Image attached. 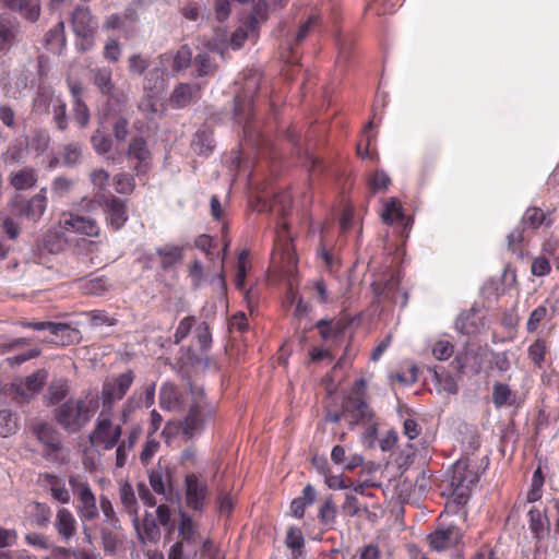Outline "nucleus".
<instances>
[{
	"label": "nucleus",
	"mask_w": 559,
	"mask_h": 559,
	"mask_svg": "<svg viewBox=\"0 0 559 559\" xmlns=\"http://www.w3.org/2000/svg\"><path fill=\"white\" fill-rule=\"evenodd\" d=\"M366 386L367 382L365 379L356 380L348 394L343 399V419L349 426L374 425V414L365 399Z\"/></svg>",
	"instance_id": "1"
},
{
	"label": "nucleus",
	"mask_w": 559,
	"mask_h": 559,
	"mask_svg": "<svg viewBox=\"0 0 559 559\" xmlns=\"http://www.w3.org/2000/svg\"><path fill=\"white\" fill-rule=\"evenodd\" d=\"M93 411L83 399H68L53 408V420L69 435L80 432L91 420Z\"/></svg>",
	"instance_id": "2"
},
{
	"label": "nucleus",
	"mask_w": 559,
	"mask_h": 559,
	"mask_svg": "<svg viewBox=\"0 0 559 559\" xmlns=\"http://www.w3.org/2000/svg\"><path fill=\"white\" fill-rule=\"evenodd\" d=\"M479 475L480 467L473 457L465 456L453 464L449 481L452 496L457 504L466 502L472 486L478 481Z\"/></svg>",
	"instance_id": "3"
},
{
	"label": "nucleus",
	"mask_w": 559,
	"mask_h": 559,
	"mask_svg": "<svg viewBox=\"0 0 559 559\" xmlns=\"http://www.w3.org/2000/svg\"><path fill=\"white\" fill-rule=\"evenodd\" d=\"M190 392L194 395V401L190 404L185 418L179 423L181 433L189 439L200 435L204 429L205 423L213 416V408L203 399L202 390L194 391L192 385H190Z\"/></svg>",
	"instance_id": "4"
},
{
	"label": "nucleus",
	"mask_w": 559,
	"mask_h": 559,
	"mask_svg": "<svg viewBox=\"0 0 559 559\" xmlns=\"http://www.w3.org/2000/svg\"><path fill=\"white\" fill-rule=\"evenodd\" d=\"M71 27L74 35L81 38L78 44L81 51L90 50L95 44V36L98 29V22L91 9L78 5L71 13Z\"/></svg>",
	"instance_id": "5"
},
{
	"label": "nucleus",
	"mask_w": 559,
	"mask_h": 559,
	"mask_svg": "<svg viewBox=\"0 0 559 559\" xmlns=\"http://www.w3.org/2000/svg\"><path fill=\"white\" fill-rule=\"evenodd\" d=\"M134 378L132 370L107 377L102 385L100 401L103 408L100 412L111 413L114 405L121 401L129 391Z\"/></svg>",
	"instance_id": "6"
},
{
	"label": "nucleus",
	"mask_w": 559,
	"mask_h": 559,
	"mask_svg": "<svg viewBox=\"0 0 559 559\" xmlns=\"http://www.w3.org/2000/svg\"><path fill=\"white\" fill-rule=\"evenodd\" d=\"M47 188L43 187L38 193L29 199H25L21 194H15L9 202L15 215L24 217L34 223L38 222L45 214L48 205L46 197Z\"/></svg>",
	"instance_id": "7"
},
{
	"label": "nucleus",
	"mask_w": 559,
	"mask_h": 559,
	"mask_svg": "<svg viewBox=\"0 0 559 559\" xmlns=\"http://www.w3.org/2000/svg\"><path fill=\"white\" fill-rule=\"evenodd\" d=\"M108 412H100L93 431L90 435V441L94 445H100L104 450L115 448L122 435V426L114 425Z\"/></svg>",
	"instance_id": "8"
},
{
	"label": "nucleus",
	"mask_w": 559,
	"mask_h": 559,
	"mask_svg": "<svg viewBox=\"0 0 559 559\" xmlns=\"http://www.w3.org/2000/svg\"><path fill=\"white\" fill-rule=\"evenodd\" d=\"M69 485L73 489L74 495L78 497L79 504L76 507L78 513L83 521H93L98 516V508L96 504V497L93 493L87 480L79 475H71L69 477Z\"/></svg>",
	"instance_id": "9"
},
{
	"label": "nucleus",
	"mask_w": 559,
	"mask_h": 559,
	"mask_svg": "<svg viewBox=\"0 0 559 559\" xmlns=\"http://www.w3.org/2000/svg\"><path fill=\"white\" fill-rule=\"evenodd\" d=\"M21 326L33 329L36 331H49L53 338L51 343L57 345L68 346L79 340V330L72 328L69 323L51 322V321H20Z\"/></svg>",
	"instance_id": "10"
},
{
	"label": "nucleus",
	"mask_w": 559,
	"mask_h": 559,
	"mask_svg": "<svg viewBox=\"0 0 559 559\" xmlns=\"http://www.w3.org/2000/svg\"><path fill=\"white\" fill-rule=\"evenodd\" d=\"M185 493L187 507L203 512L210 493L207 483L194 473L188 474L185 477Z\"/></svg>",
	"instance_id": "11"
},
{
	"label": "nucleus",
	"mask_w": 559,
	"mask_h": 559,
	"mask_svg": "<svg viewBox=\"0 0 559 559\" xmlns=\"http://www.w3.org/2000/svg\"><path fill=\"white\" fill-rule=\"evenodd\" d=\"M23 31L21 22L9 13L0 14V52L7 55L10 50L21 44Z\"/></svg>",
	"instance_id": "12"
},
{
	"label": "nucleus",
	"mask_w": 559,
	"mask_h": 559,
	"mask_svg": "<svg viewBox=\"0 0 559 559\" xmlns=\"http://www.w3.org/2000/svg\"><path fill=\"white\" fill-rule=\"evenodd\" d=\"M47 378V371L39 369L25 377L21 383L12 384V391L14 393L13 400L17 403L29 402L41 391Z\"/></svg>",
	"instance_id": "13"
},
{
	"label": "nucleus",
	"mask_w": 559,
	"mask_h": 559,
	"mask_svg": "<svg viewBox=\"0 0 559 559\" xmlns=\"http://www.w3.org/2000/svg\"><path fill=\"white\" fill-rule=\"evenodd\" d=\"M58 224L66 233L72 231L87 237H98L100 234V227L94 218L74 213H62Z\"/></svg>",
	"instance_id": "14"
},
{
	"label": "nucleus",
	"mask_w": 559,
	"mask_h": 559,
	"mask_svg": "<svg viewBox=\"0 0 559 559\" xmlns=\"http://www.w3.org/2000/svg\"><path fill=\"white\" fill-rule=\"evenodd\" d=\"M461 528L454 524L439 526L428 535V542L432 550L443 551L455 547L462 539Z\"/></svg>",
	"instance_id": "15"
},
{
	"label": "nucleus",
	"mask_w": 559,
	"mask_h": 559,
	"mask_svg": "<svg viewBox=\"0 0 559 559\" xmlns=\"http://www.w3.org/2000/svg\"><path fill=\"white\" fill-rule=\"evenodd\" d=\"M0 7L17 13L28 23H36L41 14L39 0H0Z\"/></svg>",
	"instance_id": "16"
},
{
	"label": "nucleus",
	"mask_w": 559,
	"mask_h": 559,
	"mask_svg": "<svg viewBox=\"0 0 559 559\" xmlns=\"http://www.w3.org/2000/svg\"><path fill=\"white\" fill-rule=\"evenodd\" d=\"M127 157L136 160L134 169L138 175L146 173L152 159V154L143 136L136 135L131 139L127 148Z\"/></svg>",
	"instance_id": "17"
},
{
	"label": "nucleus",
	"mask_w": 559,
	"mask_h": 559,
	"mask_svg": "<svg viewBox=\"0 0 559 559\" xmlns=\"http://www.w3.org/2000/svg\"><path fill=\"white\" fill-rule=\"evenodd\" d=\"M104 213L107 224L115 230L121 229L129 218L126 202L112 194L107 195Z\"/></svg>",
	"instance_id": "18"
},
{
	"label": "nucleus",
	"mask_w": 559,
	"mask_h": 559,
	"mask_svg": "<svg viewBox=\"0 0 559 559\" xmlns=\"http://www.w3.org/2000/svg\"><path fill=\"white\" fill-rule=\"evenodd\" d=\"M132 523L141 544H145L147 542L157 543L159 540L160 530L151 513L146 512L142 522H140L138 515L134 516L132 519Z\"/></svg>",
	"instance_id": "19"
},
{
	"label": "nucleus",
	"mask_w": 559,
	"mask_h": 559,
	"mask_svg": "<svg viewBox=\"0 0 559 559\" xmlns=\"http://www.w3.org/2000/svg\"><path fill=\"white\" fill-rule=\"evenodd\" d=\"M90 80L103 96L114 98L116 85L112 81V70L109 67L92 69L90 71Z\"/></svg>",
	"instance_id": "20"
},
{
	"label": "nucleus",
	"mask_w": 559,
	"mask_h": 559,
	"mask_svg": "<svg viewBox=\"0 0 559 559\" xmlns=\"http://www.w3.org/2000/svg\"><path fill=\"white\" fill-rule=\"evenodd\" d=\"M33 432L37 440L51 452H57L61 449V435L51 424L46 421L38 423L33 426Z\"/></svg>",
	"instance_id": "21"
},
{
	"label": "nucleus",
	"mask_w": 559,
	"mask_h": 559,
	"mask_svg": "<svg viewBox=\"0 0 559 559\" xmlns=\"http://www.w3.org/2000/svg\"><path fill=\"white\" fill-rule=\"evenodd\" d=\"M37 173L33 167H22L16 170H12L8 176L9 185L15 191H27L36 187L37 185Z\"/></svg>",
	"instance_id": "22"
},
{
	"label": "nucleus",
	"mask_w": 559,
	"mask_h": 559,
	"mask_svg": "<svg viewBox=\"0 0 559 559\" xmlns=\"http://www.w3.org/2000/svg\"><path fill=\"white\" fill-rule=\"evenodd\" d=\"M178 533L181 538L179 542H182L183 546L187 545L193 547L192 554L193 557H195L198 552L194 547L202 542L201 535L198 531V525L192 521L191 516L185 512L180 513Z\"/></svg>",
	"instance_id": "23"
},
{
	"label": "nucleus",
	"mask_w": 559,
	"mask_h": 559,
	"mask_svg": "<svg viewBox=\"0 0 559 559\" xmlns=\"http://www.w3.org/2000/svg\"><path fill=\"white\" fill-rule=\"evenodd\" d=\"M551 214L550 211L545 212L540 207L531 206L524 212L521 225L531 229H538L542 226L549 228L554 224Z\"/></svg>",
	"instance_id": "24"
},
{
	"label": "nucleus",
	"mask_w": 559,
	"mask_h": 559,
	"mask_svg": "<svg viewBox=\"0 0 559 559\" xmlns=\"http://www.w3.org/2000/svg\"><path fill=\"white\" fill-rule=\"evenodd\" d=\"M200 87L197 84L180 83L177 85L169 98L174 108H183L191 102L199 98Z\"/></svg>",
	"instance_id": "25"
},
{
	"label": "nucleus",
	"mask_w": 559,
	"mask_h": 559,
	"mask_svg": "<svg viewBox=\"0 0 559 559\" xmlns=\"http://www.w3.org/2000/svg\"><path fill=\"white\" fill-rule=\"evenodd\" d=\"M76 520L70 510L58 509L55 520V528L62 540H70L76 533Z\"/></svg>",
	"instance_id": "26"
},
{
	"label": "nucleus",
	"mask_w": 559,
	"mask_h": 559,
	"mask_svg": "<svg viewBox=\"0 0 559 559\" xmlns=\"http://www.w3.org/2000/svg\"><path fill=\"white\" fill-rule=\"evenodd\" d=\"M69 382L64 378L55 379L50 382L46 394L44 395V403L47 407L58 406L69 394Z\"/></svg>",
	"instance_id": "27"
},
{
	"label": "nucleus",
	"mask_w": 559,
	"mask_h": 559,
	"mask_svg": "<svg viewBox=\"0 0 559 559\" xmlns=\"http://www.w3.org/2000/svg\"><path fill=\"white\" fill-rule=\"evenodd\" d=\"M160 63L165 64L173 61V70L180 72L191 64L192 51L189 46H181L176 52L167 51L159 57Z\"/></svg>",
	"instance_id": "28"
},
{
	"label": "nucleus",
	"mask_w": 559,
	"mask_h": 559,
	"mask_svg": "<svg viewBox=\"0 0 559 559\" xmlns=\"http://www.w3.org/2000/svg\"><path fill=\"white\" fill-rule=\"evenodd\" d=\"M183 247L175 245H165L156 249L160 266L165 270L181 263L183 260Z\"/></svg>",
	"instance_id": "29"
},
{
	"label": "nucleus",
	"mask_w": 559,
	"mask_h": 559,
	"mask_svg": "<svg viewBox=\"0 0 559 559\" xmlns=\"http://www.w3.org/2000/svg\"><path fill=\"white\" fill-rule=\"evenodd\" d=\"M43 248L49 253H59L63 251L68 245L66 231L59 227V229H49L43 237Z\"/></svg>",
	"instance_id": "30"
},
{
	"label": "nucleus",
	"mask_w": 559,
	"mask_h": 559,
	"mask_svg": "<svg viewBox=\"0 0 559 559\" xmlns=\"http://www.w3.org/2000/svg\"><path fill=\"white\" fill-rule=\"evenodd\" d=\"M316 496V489L308 484L302 490V496L295 498L290 503L293 515L298 519L302 518L306 507L311 506L314 502Z\"/></svg>",
	"instance_id": "31"
},
{
	"label": "nucleus",
	"mask_w": 559,
	"mask_h": 559,
	"mask_svg": "<svg viewBox=\"0 0 559 559\" xmlns=\"http://www.w3.org/2000/svg\"><path fill=\"white\" fill-rule=\"evenodd\" d=\"M159 404L164 409L177 411L182 405L181 394L174 385L167 384L160 390Z\"/></svg>",
	"instance_id": "32"
},
{
	"label": "nucleus",
	"mask_w": 559,
	"mask_h": 559,
	"mask_svg": "<svg viewBox=\"0 0 559 559\" xmlns=\"http://www.w3.org/2000/svg\"><path fill=\"white\" fill-rule=\"evenodd\" d=\"M148 481L152 489L159 495L165 493V478H169L167 467L162 465V461L159 460L155 467H152L148 472Z\"/></svg>",
	"instance_id": "33"
},
{
	"label": "nucleus",
	"mask_w": 559,
	"mask_h": 559,
	"mask_svg": "<svg viewBox=\"0 0 559 559\" xmlns=\"http://www.w3.org/2000/svg\"><path fill=\"white\" fill-rule=\"evenodd\" d=\"M191 147L199 155H207L213 150L212 132L207 129H199L193 136Z\"/></svg>",
	"instance_id": "34"
},
{
	"label": "nucleus",
	"mask_w": 559,
	"mask_h": 559,
	"mask_svg": "<svg viewBox=\"0 0 559 559\" xmlns=\"http://www.w3.org/2000/svg\"><path fill=\"white\" fill-rule=\"evenodd\" d=\"M19 430V417L10 409L0 411V437L7 438Z\"/></svg>",
	"instance_id": "35"
},
{
	"label": "nucleus",
	"mask_w": 559,
	"mask_h": 559,
	"mask_svg": "<svg viewBox=\"0 0 559 559\" xmlns=\"http://www.w3.org/2000/svg\"><path fill=\"white\" fill-rule=\"evenodd\" d=\"M119 495L121 503L129 515H138V502L134 495V490L129 483H123L119 488Z\"/></svg>",
	"instance_id": "36"
},
{
	"label": "nucleus",
	"mask_w": 559,
	"mask_h": 559,
	"mask_svg": "<svg viewBox=\"0 0 559 559\" xmlns=\"http://www.w3.org/2000/svg\"><path fill=\"white\" fill-rule=\"evenodd\" d=\"M381 218L385 224H393L397 221L404 219V213L402 205L395 198H390L383 206V211L381 213Z\"/></svg>",
	"instance_id": "37"
},
{
	"label": "nucleus",
	"mask_w": 559,
	"mask_h": 559,
	"mask_svg": "<svg viewBox=\"0 0 559 559\" xmlns=\"http://www.w3.org/2000/svg\"><path fill=\"white\" fill-rule=\"evenodd\" d=\"M144 90L147 94L157 95L164 87L163 73L158 69H153L147 72L144 78Z\"/></svg>",
	"instance_id": "38"
},
{
	"label": "nucleus",
	"mask_w": 559,
	"mask_h": 559,
	"mask_svg": "<svg viewBox=\"0 0 559 559\" xmlns=\"http://www.w3.org/2000/svg\"><path fill=\"white\" fill-rule=\"evenodd\" d=\"M82 158V144L79 142H70L62 147V159L67 166H75Z\"/></svg>",
	"instance_id": "39"
},
{
	"label": "nucleus",
	"mask_w": 559,
	"mask_h": 559,
	"mask_svg": "<svg viewBox=\"0 0 559 559\" xmlns=\"http://www.w3.org/2000/svg\"><path fill=\"white\" fill-rule=\"evenodd\" d=\"M318 518L320 522L329 527H332L336 519V507L332 497H328L319 509Z\"/></svg>",
	"instance_id": "40"
},
{
	"label": "nucleus",
	"mask_w": 559,
	"mask_h": 559,
	"mask_svg": "<svg viewBox=\"0 0 559 559\" xmlns=\"http://www.w3.org/2000/svg\"><path fill=\"white\" fill-rule=\"evenodd\" d=\"M52 120L58 130L66 131L68 128L67 105L60 98H56L52 103Z\"/></svg>",
	"instance_id": "41"
},
{
	"label": "nucleus",
	"mask_w": 559,
	"mask_h": 559,
	"mask_svg": "<svg viewBox=\"0 0 559 559\" xmlns=\"http://www.w3.org/2000/svg\"><path fill=\"white\" fill-rule=\"evenodd\" d=\"M91 144L97 154L103 155L111 150L112 140L103 131L96 130L91 136Z\"/></svg>",
	"instance_id": "42"
},
{
	"label": "nucleus",
	"mask_w": 559,
	"mask_h": 559,
	"mask_svg": "<svg viewBox=\"0 0 559 559\" xmlns=\"http://www.w3.org/2000/svg\"><path fill=\"white\" fill-rule=\"evenodd\" d=\"M107 194L103 192H96L92 198L84 197L80 201V209L83 212L92 213L99 207H105Z\"/></svg>",
	"instance_id": "43"
},
{
	"label": "nucleus",
	"mask_w": 559,
	"mask_h": 559,
	"mask_svg": "<svg viewBox=\"0 0 559 559\" xmlns=\"http://www.w3.org/2000/svg\"><path fill=\"white\" fill-rule=\"evenodd\" d=\"M193 63L197 71L195 75L199 78L213 74L216 71V66L207 53L197 55Z\"/></svg>",
	"instance_id": "44"
},
{
	"label": "nucleus",
	"mask_w": 559,
	"mask_h": 559,
	"mask_svg": "<svg viewBox=\"0 0 559 559\" xmlns=\"http://www.w3.org/2000/svg\"><path fill=\"white\" fill-rule=\"evenodd\" d=\"M100 510L105 516V521L114 528L120 527V521L116 515L111 501L105 495L99 498Z\"/></svg>",
	"instance_id": "45"
},
{
	"label": "nucleus",
	"mask_w": 559,
	"mask_h": 559,
	"mask_svg": "<svg viewBox=\"0 0 559 559\" xmlns=\"http://www.w3.org/2000/svg\"><path fill=\"white\" fill-rule=\"evenodd\" d=\"M112 134L117 142H124L129 135V120L123 116H115L111 124Z\"/></svg>",
	"instance_id": "46"
},
{
	"label": "nucleus",
	"mask_w": 559,
	"mask_h": 559,
	"mask_svg": "<svg viewBox=\"0 0 559 559\" xmlns=\"http://www.w3.org/2000/svg\"><path fill=\"white\" fill-rule=\"evenodd\" d=\"M116 191L119 194H130L135 188L134 178L130 174L121 173L114 177Z\"/></svg>",
	"instance_id": "47"
},
{
	"label": "nucleus",
	"mask_w": 559,
	"mask_h": 559,
	"mask_svg": "<svg viewBox=\"0 0 559 559\" xmlns=\"http://www.w3.org/2000/svg\"><path fill=\"white\" fill-rule=\"evenodd\" d=\"M159 445V442L153 437V435H147L146 441L144 442L140 453V461L143 465L148 464V462L158 451Z\"/></svg>",
	"instance_id": "48"
},
{
	"label": "nucleus",
	"mask_w": 559,
	"mask_h": 559,
	"mask_svg": "<svg viewBox=\"0 0 559 559\" xmlns=\"http://www.w3.org/2000/svg\"><path fill=\"white\" fill-rule=\"evenodd\" d=\"M511 395H512V392L508 384L496 383L493 385L492 401H493L496 407L499 408L506 404H511L509 402Z\"/></svg>",
	"instance_id": "49"
},
{
	"label": "nucleus",
	"mask_w": 559,
	"mask_h": 559,
	"mask_svg": "<svg viewBox=\"0 0 559 559\" xmlns=\"http://www.w3.org/2000/svg\"><path fill=\"white\" fill-rule=\"evenodd\" d=\"M109 173L103 168L94 169L90 174L92 185L98 189L97 192H105L109 186Z\"/></svg>",
	"instance_id": "50"
},
{
	"label": "nucleus",
	"mask_w": 559,
	"mask_h": 559,
	"mask_svg": "<svg viewBox=\"0 0 559 559\" xmlns=\"http://www.w3.org/2000/svg\"><path fill=\"white\" fill-rule=\"evenodd\" d=\"M73 104V115L81 128H85L88 124L91 114L87 105L84 100H76Z\"/></svg>",
	"instance_id": "51"
},
{
	"label": "nucleus",
	"mask_w": 559,
	"mask_h": 559,
	"mask_svg": "<svg viewBox=\"0 0 559 559\" xmlns=\"http://www.w3.org/2000/svg\"><path fill=\"white\" fill-rule=\"evenodd\" d=\"M100 537L105 552L112 555L118 546L117 534L107 527L100 530Z\"/></svg>",
	"instance_id": "52"
},
{
	"label": "nucleus",
	"mask_w": 559,
	"mask_h": 559,
	"mask_svg": "<svg viewBox=\"0 0 559 559\" xmlns=\"http://www.w3.org/2000/svg\"><path fill=\"white\" fill-rule=\"evenodd\" d=\"M87 316L90 317L93 326H112L117 324V319L109 317L104 310H93L87 312Z\"/></svg>",
	"instance_id": "53"
},
{
	"label": "nucleus",
	"mask_w": 559,
	"mask_h": 559,
	"mask_svg": "<svg viewBox=\"0 0 559 559\" xmlns=\"http://www.w3.org/2000/svg\"><path fill=\"white\" fill-rule=\"evenodd\" d=\"M193 323L194 318L191 316L186 317L179 321L176 332L174 334V341L176 344H179L190 334Z\"/></svg>",
	"instance_id": "54"
},
{
	"label": "nucleus",
	"mask_w": 559,
	"mask_h": 559,
	"mask_svg": "<svg viewBox=\"0 0 559 559\" xmlns=\"http://www.w3.org/2000/svg\"><path fill=\"white\" fill-rule=\"evenodd\" d=\"M546 344L545 341L538 338L528 348V356L534 364L540 366L545 359Z\"/></svg>",
	"instance_id": "55"
},
{
	"label": "nucleus",
	"mask_w": 559,
	"mask_h": 559,
	"mask_svg": "<svg viewBox=\"0 0 559 559\" xmlns=\"http://www.w3.org/2000/svg\"><path fill=\"white\" fill-rule=\"evenodd\" d=\"M195 337L202 350H206L212 343V335L206 322H201L195 329Z\"/></svg>",
	"instance_id": "56"
},
{
	"label": "nucleus",
	"mask_w": 559,
	"mask_h": 559,
	"mask_svg": "<svg viewBox=\"0 0 559 559\" xmlns=\"http://www.w3.org/2000/svg\"><path fill=\"white\" fill-rule=\"evenodd\" d=\"M120 44L116 39H108L104 47V58L112 63H117L120 59Z\"/></svg>",
	"instance_id": "57"
},
{
	"label": "nucleus",
	"mask_w": 559,
	"mask_h": 559,
	"mask_svg": "<svg viewBox=\"0 0 559 559\" xmlns=\"http://www.w3.org/2000/svg\"><path fill=\"white\" fill-rule=\"evenodd\" d=\"M285 544L289 549L293 548H304L305 546V538L302 536V533L300 528L298 527H290L287 531Z\"/></svg>",
	"instance_id": "58"
},
{
	"label": "nucleus",
	"mask_w": 559,
	"mask_h": 559,
	"mask_svg": "<svg viewBox=\"0 0 559 559\" xmlns=\"http://www.w3.org/2000/svg\"><path fill=\"white\" fill-rule=\"evenodd\" d=\"M547 314V308L545 306H539L534 309L527 320L526 329L530 333H533L537 330L538 324L545 319Z\"/></svg>",
	"instance_id": "59"
},
{
	"label": "nucleus",
	"mask_w": 559,
	"mask_h": 559,
	"mask_svg": "<svg viewBox=\"0 0 559 559\" xmlns=\"http://www.w3.org/2000/svg\"><path fill=\"white\" fill-rule=\"evenodd\" d=\"M432 354L438 360H447L453 354V345L448 341H439L433 345Z\"/></svg>",
	"instance_id": "60"
},
{
	"label": "nucleus",
	"mask_w": 559,
	"mask_h": 559,
	"mask_svg": "<svg viewBox=\"0 0 559 559\" xmlns=\"http://www.w3.org/2000/svg\"><path fill=\"white\" fill-rule=\"evenodd\" d=\"M390 183V178L384 171H377L369 179V187L373 193L385 190Z\"/></svg>",
	"instance_id": "61"
},
{
	"label": "nucleus",
	"mask_w": 559,
	"mask_h": 559,
	"mask_svg": "<svg viewBox=\"0 0 559 559\" xmlns=\"http://www.w3.org/2000/svg\"><path fill=\"white\" fill-rule=\"evenodd\" d=\"M528 514H530V528L534 533L536 538H540V536L544 532V528H545L544 519L539 511L532 510V511H530Z\"/></svg>",
	"instance_id": "62"
},
{
	"label": "nucleus",
	"mask_w": 559,
	"mask_h": 559,
	"mask_svg": "<svg viewBox=\"0 0 559 559\" xmlns=\"http://www.w3.org/2000/svg\"><path fill=\"white\" fill-rule=\"evenodd\" d=\"M550 270L549 260L545 257L535 258L531 266V272L535 276H545L549 274Z\"/></svg>",
	"instance_id": "63"
},
{
	"label": "nucleus",
	"mask_w": 559,
	"mask_h": 559,
	"mask_svg": "<svg viewBox=\"0 0 559 559\" xmlns=\"http://www.w3.org/2000/svg\"><path fill=\"white\" fill-rule=\"evenodd\" d=\"M129 71L133 74L141 75L148 67V62L141 55H132L129 57Z\"/></svg>",
	"instance_id": "64"
}]
</instances>
